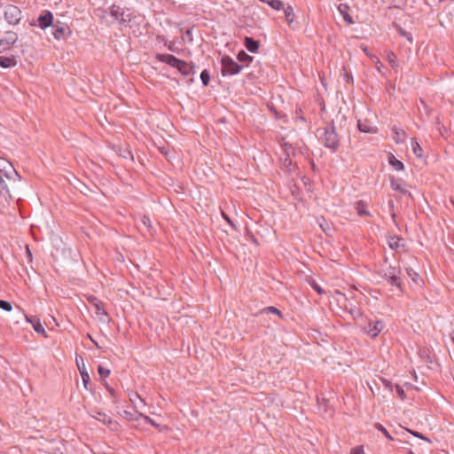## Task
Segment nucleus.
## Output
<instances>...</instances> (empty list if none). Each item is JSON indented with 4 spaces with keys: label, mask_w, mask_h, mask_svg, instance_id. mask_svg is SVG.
Returning <instances> with one entry per match:
<instances>
[{
    "label": "nucleus",
    "mask_w": 454,
    "mask_h": 454,
    "mask_svg": "<svg viewBox=\"0 0 454 454\" xmlns=\"http://www.w3.org/2000/svg\"><path fill=\"white\" fill-rule=\"evenodd\" d=\"M321 140L326 147L333 151L337 150L340 145V136L333 123L324 129Z\"/></svg>",
    "instance_id": "f257e3e1"
},
{
    "label": "nucleus",
    "mask_w": 454,
    "mask_h": 454,
    "mask_svg": "<svg viewBox=\"0 0 454 454\" xmlns=\"http://www.w3.org/2000/svg\"><path fill=\"white\" fill-rule=\"evenodd\" d=\"M221 66L223 76L238 74L243 69L242 65L238 64L233 59L227 55L222 57Z\"/></svg>",
    "instance_id": "f03ea898"
},
{
    "label": "nucleus",
    "mask_w": 454,
    "mask_h": 454,
    "mask_svg": "<svg viewBox=\"0 0 454 454\" xmlns=\"http://www.w3.org/2000/svg\"><path fill=\"white\" fill-rule=\"evenodd\" d=\"M400 275V268L389 266L383 270L382 276L391 286H396L401 289L402 280Z\"/></svg>",
    "instance_id": "7ed1b4c3"
},
{
    "label": "nucleus",
    "mask_w": 454,
    "mask_h": 454,
    "mask_svg": "<svg viewBox=\"0 0 454 454\" xmlns=\"http://www.w3.org/2000/svg\"><path fill=\"white\" fill-rule=\"evenodd\" d=\"M0 175L5 176L9 182H15L20 178L12 163L4 158H0Z\"/></svg>",
    "instance_id": "20e7f679"
},
{
    "label": "nucleus",
    "mask_w": 454,
    "mask_h": 454,
    "mask_svg": "<svg viewBox=\"0 0 454 454\" xmlns=\"http://www.w3.org/2000/svg\"><path fill=\"white\" fill-rule=\"evenodd\" d=\"M109 15L114 19V20L118 21L122 26H128L130 21V14L127 13L120 6L113 5L110 8Z\"/></svg>",
    "instance_id": "39448f33"
},
{
    "label": "nucleus",
    "mask_w": 454,
    "mask_h": 454,
    "mask_svg": "<svg viewBox=\"0 0 454 454\" xmlns=\"http://www.w3.org/2000/svg\"><path fill=\"white\" fill-rule=\"evenodd\" d=\"M89 302L95 309V313L98 317L99 320L103 323H107L110 320V317L104 307V303L95 296L89 297Z\"/></svg>",
    "instance_id": "423d86ee"
},
{
    "label": "nucleus",
    "mask_w": 454,
    "mask_h": 454,
    "mask_svg": "<svg viewBox=\"0 0 454 454\" xmlns=\"http://www.w3.org/2000/svg\"><path fill=\"white\" fill-rule=\"evenodd\" d=\"M364 332L372 338L377 337L384 328V323L381 320L369 319L367 323L362 326Z\"/></svg>",
    "instance_id": "0eeeda50"
},
{
    "label": "nucleus",
    "mask_w": 454,
    "mask_h": 454,
    "mask_svg": "<svg viewBox=\"0 0 454 454\" xmlns=\"http://www.w3.org/2000/svg\"><path fill=\"white\" fill-rule=\"evenodd\" d=\"M4 15L5 20L11 25H16L21 20V11L15 5L5 6Z\"/></svg>",
    "instance_id": "6e6552de"
},
{
    "label": "nucleus",
    "mask_w": 454,
    "mask_h": 454,
    "mask_svg": "<svg viewBox=\"0 0 454 454\" xmlns=\"http://www.w3.org/2000/svg\"><path fill=\"white\" fill-rule=\"evenodd\" d=\"M17 39L18 36L16 33L8 32L6 36L0 40V52L9 49L11 45L14 44Z\"/></svg>",
    "instance_id": "1a4fd4ad"
},
{
    "label": "nucleus",
    "mask_w": 454,
    "mask_h": 454,
    "mask_svg": "<svg viewBox=\"0 0 454 454\" xmlns=\"http://www.w3.org/2000/svg\"><path fill=\"white\" fill-rule=\"evenodd\" d=\"M156 58L159 61L166 63L176 69L178 65L180 64V61L182 60L171 54H157Z\"/></svg>",
    "instance_id": "9d476101"
},
{
    "label": "nucleus",
    "mask_w": 454,
    "mask_h": 454,
    "mask_svg": "<svg viewBox=\"0 0 454 454\" xmlns=\"http://www.w3.org/2000/svg\"><path fill=\"white\" fill-rule=\"evenodd\" d=\"M53 15L50 11H45L43 14L40 15L37 19V25L44 29L52 25Z\"/></svg>",
    "instance_id": "9b49d317"
},
{
    "label": "nucleus",
    "mask_w": 454,
    "mask_h": 454,
    "mask_svg": "<svg viewBox=\"0 0 454 454\" xmlns=\"http://www.w3.org/2000/svg\"><path fill=\"white\" fill-rule=\"evenodd\" d=\"M7 182L5 176L0 175V197L5 201L12 198Z\"/></svg>",
    "instance_id": "f8f14e48"
},
{
    "label": "nucleus",
    "mask_w": 454,
    "mask_h": 454,
    "mask_svg": "<svg viewBox=\"0 0 454 454\" xmlns=\"http://www.w3.org/2000/svg\"><path fill=\"white\" fill-rule=\"evenodd\" d=\"M195 64L188 63L184 60H181L177 67V70L184 76L193 74L195 73Z\"/></svg>",
    "instance_id": "ddd939ff"
},
{
    "label": "nucleus",
    "mask_w": 454,
    "mask_h": 454,
    "mask_svg": "<svg viewBox=\"0 0 454 454\" xmlns=\"http://www.w3.org/2000/svg\"><path fill=\"white\" fill-rule=\"evenodd\" d=\"M357 128L364 133H376L377 128L373 126L368 120H358Z\"/></svg>",
    "instance_id": "4468645a"
},
{
    "label": "nucleus",
    "mask_w": 454,
    "mask_h": 454,
    "mask_svg": "<svg viewBox=\"0 0 454 454\" xmlns=\"http://www.w3.org/2000/svg\"><path fill=\"white\" fill-rule=\"evenodd\" d=\"M244 45L247 49L248 51L252 53H256L259 50V42L254 40L252 37L246 36L244 38Z\"/></svg>",
    "instance_id": "2eb2a0df"
},
{
    "label": "nucleus",
    "mask_w": 454,
    "mask_h": 454,
    "mask_svg": "<svg viewBox=\"0 0 454 454\" xmlns=\"http://www.w3.org/2000/svg\"><path fill=\"white\" fill-rule=\"evenodd\" d=\"M17 65V58L15 56L5 57L0 56V67L3 68L13 67Z\"/></svg>",
    "instance_id": "dca6fc26"
},
{
    "label": "nucleus",
    "mask_w": 454,
    "mask_h": 454,
    "mask_svg": "<svg viewBox=\"0 0 454 454\" xmlns=\"http://www.w3.org/2000/svg\"><path fill=\"white\" fill-rule=\"evenodd\" d=\"M402 183V179H392L390 182V186L394 191L399 192L402 194H408L409 196H411V192H409L408 190L403 186Z\"/></svg>",
    "instance_id": "f3484780"
},
{
    "label": "nucleus",
    "mask_w": 454,
    "mask_h": 454,
    "mask_svg": "<svg viewBox=\"0 0 454 454\" xmlns=\"http://www.w3.org/2000/svg\"><path fill=\"white\" fill-rule=\"evenodd\" d=\"M388 246L391 249L398 251L400 248L404 247L403 239L399 237H391L388 239Z\"/></svg>",
    "instance_id": "a211bd4d"
},
{
    "label": "nucleus",
    "mask_w": 454,
    "mask_h": 454,
    "mask_svg": "<svg viewBox=\"0 0 454 454\" xmlns=\"http://www.w3.org/2000/svg\"><path fill=\"white\" fill-rule=\"evenodd\" d=\"M388 163L396 170H403L404 165L402 161L397 160L392 153L388 155Z\"/></svg>",
    "instance_id": "6ab92c4d"
},
{
    "label": "nucleus",
    "mask_w": 454,
    "mask_h": 454,
    "mask_svg": "<svg viewBox=\"0 0 454 454\" xmlns=\"http://www.w3.org/2000/svg\"><path fill=\"white\" fill-rule=\"evenodd\" d=\"M27 321L30 322L33 325V328L34 330L37 333H43L44 334L45 333V330L43 328V326L42 325L40 320L38 318H28L27 317Z\"/></svg>",
    "instance_id": "aec40b11"
},
{
    "label": "nucleus",
    "mask_w": 454,
    "mask_h": 454,
    "mask_svg": "<svg viewBox=\"0 0 454 454\" xmlns=\"http://www.w3.org/2000/svg\"><path fill=\"white\" fill-rule=\"evenodd\" d=\"M91 417L100 421L104 425H109L112 423V419L104 412L98 411L96 415L91 414Z\"/></svg>",
    "instance_id": "412c9836"
},
{
    "label": "nucleus",
    "mask_w": 454,
    "mask_h": 454,
    "mask_svg": "<svg viewBox=\"0 0 454 454\" xmlns=\"http://www.w3.org/2000/svg\"><path fill=\"white\" fill-rule=\"evenodd\" d=\"M365 207L366 203L364 200H358L355 205V208L359 215H370L369 211Z\"/></svg>",
    "instance_id": "4be33fe9"
},
{
    "label": "nucleus",
    "mask_w": 454,
    "mask_h": 454,
    "mask_svg": "<svg viewBox=\"0 0 454 454\" xmlns=\"http://www.w3.org/2000/svg\"><path fill=\"white\" fill-rule=\"evenodd\" d=\"M78 368H79V371H80V373H81V376H82V382H83V385H84V387L86 389H89V384H90V375L89 373L86 372L85 370V366L84 364L82 365V367H81L79 364H78Z\"/></svg>",
    "instance_id": "5701e85b"
},
{
    "label": "nucleus",
    "mask_w": 454,
    "mask_h": 454,
    "mask_svg": "<svg viewBox=\"0 0 454 454\" xmlns=\"http://www.w3.org/2000/svg\"><path fill=\"white\" fill-rule=\"evenodd\" d=\"M418 109L421 116L426 115L427 117H428L431 114L430 107L422 99H420L419 104L418 105Z\"/></svg>",
    "instance_id": "b1692460"
},
{
    "label": "nucleus",
    "mask_w": 454,
    "mask_h": 454,
    "mask_svg": "<svg viewBox=\"0 0 454 454\" xmlns=\"http://www.w3.org/2000/svg\"><path fill=\"white\" fill-rule=\"evenodd\" d=\"M50 454H67V450L64 443H59L56 446H52L50 450Z\"/></svg>",
    "instance_id": "393cba45"
},
{
    "label": "nucleus",
    "mask_w": 454,
    "mask_h": 454,
    "mask_svg": "<svg viewBox=\"0 0 454 454\" xmlns=\"http://www.w3.org/2000/svg\"><path fill=\"white\" fill-rule=\"evenodd\" d=\"M237 59L239 62H245L247 64L253 61V57L248 55L245 51H240L237 55Z\"/></svg>",
    "instance_id": "a878e982"
},
{
    "label": "nucleus",
    "mask_w": 454,
    "mask_h": 454,
    "mask_svg": "<svg viewBox=\"0 0 454 454\" xmlns=\"http://www.w3.org/2000/svg\"><path fill=\"white\" fill-rule=\"evenodd\" d=\"M285 12V18L288 24H291L294 21V10L292 6L288 5L287 7L284 8Z\"/></svg>",
    "instance_id": "bb28decb"
},
{
    "label": "nucleus",
    "mask_w": 454,
    "mask_h": 454,
    "mask_svg": "<svg viewBox=\"0 0 454 454\" xmlns=\"http://www.w3.org/2000/svg\"><path fill=\"white\" fill-rule=\"evenodd\" d=\"M68 28L65 27H57L53 32V35L57 40L63 38Z\"/></svg>",
    "instance_id": "cd10ccee"
},
{
    "label": "nucleus",
    "mask_w": 454,
    "mask_h": 454,
    "mask_svg": "<svg viewBox=\"0 0 454 454\" xmlns=\"http://www.w3.org/2000/svg\"><path fill=\"white\" fill-rule=\"evenodd\" d=\"M411 146L414 154L419 158L422 157L423 150L419 144L415 139H411Z\"/></svg>",
    "instance_id": "c85d7f7f"
},
{
    "label": "nucleus",
    "mask_w": 454,
    "mask_h": 454,
    "mask_svg": "<svg viewBox=\"0 0 454 454\" xmlns=\"http://www.w3.org/2000/svg\"><path fill=\"white\" fill-rule=\"evenodd\" d=\"M140 223L149 232L152 231V222L148 216L143 215L140 219Z\"/></svg>",
    "instance_id": "c756f323"
},
{
    "label": "nucleus",
    "mask_w": 454,
    "mask_h": 454,
    "mask_svg": "<svg viewBox=\"0 0 454 454\" xmlns=\"http://www.w3.org/2000/svg\"><path fill=\"white\" fill-rule=\"evenodd\" d=\"M387 60L393 68H395L398 67V59H397V57L395 55V53L389 52L387 54Z\"/></svg>",
    "instance_id": "7c9ffc66"
},
{
    "label": "nucleus",
    "mask_w": 454,
    "mask_h": 454,
    "mask_svg": "<svg viewBox=\"0 0 454 454\" xmlns=\"http://www.w3.org/2000/svg\"><path fill=\"white\" fill-rule=\"evenodd\" d=\"M396 29L400 35L405 37L410 43H412V35L411 33L406 32L403 27L400 26H396Z\"/></svg>",
    "instance_id": "2f4dec72"
},
{
    "label": "nucleus",
    "mask_w": 454,
    "mask_h": 454,
    "mask_svg": "<svg viewBox=\"0 0 454 454\" xmlns=\"http://www.w3.org/2000/svg\"><path fill=\"white\" fill-rule=\"evenodd\" d=\"M200 79L204 86H207L210 81V74L207 69L200 74Z\"/></svg>",
    "instance_id": "473e14b6"
},
{
    "label": "nucleus",
    "mask_w": 454,
    "mask_h": 454,
    "mask_svg": "<svg viewBox=\"0 0 454 454\" xmlns=\"http://www.w3.org/2000/svg\"><path fill=\"white\" fill-rule=\"evenodd\" d=\"M98 374L100 375L101 379L104 380L110 374V370L103 367L102 365L98 366Z\"/></svg>",
    "instance_id": "72a5a7b5"
},
{
    "label": "nucleus",
    "mask_w": 454,
    "mask_h": 454,
    "mask_svg": "<svg viewBox=\"0 0 454 454\" xmlns=\"http://www.w3.org/2000/svg\"><path fill=\"white\" fill-rule=\"evenodd\" d=\"M407 275L411 278L413 282H417L419 279V274L411 268H406Z\"/></svg>",
    "instance_id": "f704fd0d"
},
{
    "label": "nucleus",
    "mask_w": 454,
    "mask_h": 454,
    "mask_svg": "<svg viewBox=\"0 0 454 454\" xmlns=\"http://www.w3.org/2000/svg\"><path fill=\"white\" fill-rule=\"evenodd\" d=\"M104 385L111 397L114 399V403H118L114 389L107 382H105Z\"/></svg>",
    "instance_id": "c9c22d12"
},
{
    "label": "nucleus",
    "mask_w": 454,
    "mask_h": 454,
    "mask_svg": "<svg viewBox=\"0 0 454 454\" xmlns=\"http://www.w3.org/2000/svg\"><path fill=\"white\" fill-rule=\"evenodd\" d=\"M375 428H377L379 431H380L387 439L393 440V437L390 435V434L387 432V430L381 425V424H375Z\"/></svg>",
    "instance_id": "e433bc0d"
},
{
    "label": "nucleus",
    "mask_w": 454,
    "mask_h": 454,
    "mask_svg": "<svg viewBox=\"0 0 454 454\" xmlns=\"http://www.w3.org/2000/svg\"><path fill=\"white\" fill-rule=\"evenodd\" d=\"M285 146H286V157L284 160V165L287 166V165H290L292 162L289 158V150L293 151V147L291 145H288V144H285Z\"/></svg>",
    "instance_id": "4c0bfd02"
},
{
    "label": "nucleus",
    "mask_w": 454,
    "mask_h": 454,
    "mask_svg": "<svg viewBox=\"0 0 454 454\" xmlns=\"http://www.w3.org/2000/svg\"><path fill=\"white\" fill-rule=\"evenodd\" d=\"M0 309L9 312L12 309V306L8 301L0 300Z\"/></svg>",
    "instance_id": "58836bf2"
},
{
    "label": "nucleus",
    "mask_w": 454,
    "mask_h": 454,
    "mask_svg": "<svg viewBox=\"0 0 454 454\" xmlns=\"http://www.w3.org/2000/svg\"><path fill=\"white\" fill-rule=\"evenodd\" d=\"M350 314L353 316L355 320L363 318V314L358 309H350Z\"/></svg>",
    "instance_id": "ea45409f"
},
{
    "label": "nucleus",
    "mask_w": 454,
    "mask_h": 454,
    "mask_svg": "<svg viewBox=\"0 0 454 454\" xmlns=\"http://www.w3.org/2000/svg\"><path fill=\"white\" fill-rule=\"evenodd\" d=\"M339 10L340 12V13L343 15V19L346 22H348V24H353L354 23V20L352 19V17L350 15H348V13H344L343 10H342V5H340L339 7Z\"/></svg>",
    "instance_id": "a19ab883"
},
{
    "label": "nucleus",
    "mask_w": 454,
    "mask_h": 454,
    "mask_svg": "<svg viewBox=\"0 0 454 454\" xmlns=\"http://www.w3.org/2000/svg\"><path fill=\"white\" fill-rule=\"evenodd\" d=\"M138 416H139V417H141V418H143V419H144V420H145L146 423H149V424H151L152 426H153V427H159V425H158L155 421H153L150 417H148V416H146V415H144V414H142V413H138Z\"/></svg>",
    "instance_id": "79ce46f5"
},
{
    "label": "nucleus",
    "mask_w": 454,
    "mask_h": 454,
    "mask_svg": "<svg viewBox=\"0 0 454 454\" xmlns=\"http://www.w3.org/2000/svg\"><path fill=\"white\" fill-rule=\"evenodd\" d=\"M129 400L135 404V402L136 400H139V402L145 405V401L144 399H142L140 397V395L137 394V393H133L130 396H129Z\"/></svg>",
    "instance_id": "37998d69"
},
{
    "label": "nucleus",
    "mask_w": 454,
    "mask_h": 454,
    "mask_svg": "<svg viewBox=\"0 0 454 454\" xmlns=\"http://www.w3.org/2000/svg\"><path fill=\"white\" fill-rule=\"evenodd\" d=\"M395 390L397 392V395H399L400 399L401 400H404L405 397H406V395H405V392L404 390L403 389L402 387H400L399 385H396L395 386Z\"/></svg>",
    "instance_id": "c03bdc74"
},
{
    "label": "nucleus",
    "mask_w": 454,
    "mask_h": 454,
    "mask_svg": "<svg viewBox=\"0 0 454 454\" xmlns=\"http://www.w3.org/2000/svg\"><path fill=\"white\" fill-rule=\"evenodd\" d=\"M263 311H265L267 313H274V314L281 317V312L277 308L272 307V306L264 309Z\"/></svg>",
    "instance_id": "a18cd8bd"
},
{
    "label": "nucleus",
    "mask_w": 454,
    "mask_h": 454,
    "mask_svg": "<svg viewBox=\"0 0 454 454\" xmlns=\"http://www.w3.org/2000/svg\"><path fill=\"white\" fill-rule=\"evenodd\" d=\"M120 155L121 157H123L124 159H130V160H133V156H132V153L129 150V149H124L121 153Z\"/></svg>",
    "instance_id": "49530a36"
},
{
    "label": "nucleus",
    "mask_w": 454,
    "mask_h": 454,
    "mask_svg": "<svg viewBox=\"0 0 454 454\" xmlns=\"http://www.w3.org/2000/svg\"><path fill=\"white\" fill-rule=\"evenodd\" d=\"M393 130L395 131V135H396V137H395V142H396V143H400V142H401V140L399 139V137H400L401 135H404V134H405V132H404L403 130H402V129H397V128H395V127H394V128H393Z\"/></svg>",
    "instance_id": "de8ad7c7"
},
{
    "label": "nucleus",
    "mask_w": 454,
    "mask_h": 454,
    "mask_svg": "<svg viewBox=\"0 0 454 454\" xmlns=\"http://www.w3.org/2000/svg\"><path fill=\"white\" fill-rule=\"evenodd\" d=\"M350 454H364L363 447H356L351 450Z\"/></svg>",
    "instance_id": "09e8293b"
},
{
    "label": "nucleus",
    "mask_w": 454,
    "mask_h": 454,
    "mask_svg": "<svg viewBox=\"0 0 454 454\" xmlns=\"http://www.w3.org/2000/svg\"><path fill=\"white\" fill-rule=\"evenodd\" d=\"M410 432H411L413 435H415V436H417V437H419V438H421V439H423V440H426V441L429 442V439H428V438H427V437H425V436H423L420 433H419V432H413V431H410Z\"/></svg>",
    "instance_id": "8fccbe9b"
},
{
    "label": "nucleus",
    "mask_w": 454,
    "mask_h": 454,
    "mask_svg": "<svg viewBox=\"0 0 454 454\" xmlns=\"http://www.w3.org/2000/svg\"><path fill=\"white\" fill-rule=\"evenodd\" d=\"M222 215L231 225H234L230 217L225 213L223 212Z\"/></svg>",
    "instance_id": "3c124183"
},
{
    "label": "nucleus",
    "mask_w": 454,
    "mask_h": 454,
    "mask_svg": "<svg viewBox=\"0 0 454 454\" xmlns=\"http://www.w3.org/2000/svg\"><path fill=\"white\" fill-rule=\"evenodd\" d=\"M314 288L315 290L318 293V294H322L323 293V289L317 284L314 285Z\"/></svg>",
    "instance_id": "603ef678"
},
{
    "label": "nucleus",
    "mask_w": 454,
    "mask_h": 454,
    "mask_svg": "<svg viewBox=\"0 0 454 454\" xmlns=\"http://www.w3.org/2000/svg\"><path fill=\"white\" fill-rule=\"evenodd\" d=\"M337 294L342 296L345 300H347L346 295L340 292H337Z\"/></svg>",
    "instance_id": "864d4df0"
},
{
    "label": "nucleus",
    "mask_w": 454,
    "mask_h": 454,
    "mask_svg": "<svg viewBox=\"0 0 454 454\" xmlns=\"http://www.w3.org/2000/svg\"><path fill=\"white\" fill-rule=\"evenodd\" d=\"M168 49H169L170 51H174V48H173V46H172V45H168Z\"/></svg>",
    "instance_id": "5fc2aeb1"
},
{
    "label": "nucleus",
    "mask_w": 454,
    "mask_h": 454,
    "mask_svg": "<svg viewBox=\"0 0 454 454\" xmlns=\"http://www.w3.org/2000/svg\"><path fill=\"white\" fill-rule=\"evenodd\" d=\"M382 67H383V64H380V65L378 67V70H380Z\"/></svg>",
    "instance_id": "6e6d98bb"
}]
</instances>
